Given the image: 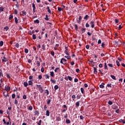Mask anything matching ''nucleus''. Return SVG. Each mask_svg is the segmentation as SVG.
I'll return each mask as SVG.
<instances>
[{
	"label": "nucleus",
	"mask_w": 125,
	"mask_h": 125,
	"mask_svg": "<svg viewBox=\"0 0 125 125\" xmlns=\"http://www.w3.org/2000/svg\"><path fill=\"white\" fill-rule=\"evenodd\" d=\"M37 86L39 89V90L40 91L41 93H42V92H43V89H42V85H37Z\"/></svg>",
	"instance_id": "obj_1"
},
{
	"label": "nucleus",
	"mask_w": 125,
	"mask_h": 125,
	"mask_svg": "<svg viewBox=\"0 0 125 125\" xmlns=\"http://www.w3.org/2000/svg\"><path fill=\"white\" fill-rule=\"evenodd\" d=\"M66 62H67V60L64 58H62L61 60L60 63H61V64H63V65H65V64H67Z\"/></svg>",
	"instance_id": "obj_2"
},
{
	"label": "nucleus",
	"mask_w": 125,
	"mask_h": 125,
	"mask_svg": "<svg viewBox=\"0 0 125 125\" xmlns=\"http://www.w3.org/2000/svg\"><path fill=\"white\" fill-rule=\"evenodd\" d=\"M5 89L6 91H7V92H8V91H9V90H10V87L9 86H5Z\"/></svg>",
	"instance_id": "obj_3"
},
{
	"label": "nucleus",
	"mask_w": 125,
	"mask_h": 125,
	"mask_svg": "<svg viewBox=\"0 0 125 125\" xmlns=\"http://www.w3.org/2000/svg\"><path fill=\"white\" fill-rule=\"evenodd\" d=\"M21 15H22V16H26V14H27V13L25 12V11H22L21 13Z\"/></svg>",
	"instance_id": "obj_4"
},
{
	"label": "nucleus",
	"mask_w": 125,
	"mask_h": 125,
	"mask_svg": "<svg viewBox=\"0 0 125 125\" xmlns=\"http://www.w3.org/2000/svg\"><path fill=\"white\" fill-rule=\"evenodd\" d=\"M90 25L91 26V28L94 27L95 25H94V21H92L90 22Z\"/></svg>",
	"instance_id": "obj_5"
},
{
	"label": "nucleus",
	"mask_w": 125,
	"mask_h": 125,
	"mask_svg": "<svg viewBox=\"0 0 125 125\" xmlns=\"http://www.w3.org/2000/svg\"><path fill=\"white\" fill-rule=\"evenodd\" d=\"M34 114H35L36 116H39V115H40V112H39V111L36 110L34 112Z\"/></svg>",
	"instance_id": "obj_6"
},
{
	"label": "nucleus",
	"mask_w": 125,
	"mask_h": 125,
	"mask_svg": "<svg viewBox=\"0 0 125 125\" xmlns=\"http://www.w3.org/2000/svg\"><path fill=\"white\" fill-rule=\"evenodd\" d=\"M47 11L50 14H51V10H50V9H49V7L48 6L47 7Z\"/></svg>",
	"instance_id": "obj_7"
},
{
	"label": "nucleus",
	"mask_w": 125,
	"mask_h": 125,
	"mask_svg": "<svg viewBox=\"0 0 125 125\" xmlns=\"http://www.w3.org/2000/svg\"><path fill=\"white\" fill-rule=\"evenodd\" d=\"M104 67L105 70H108V67L107 66V63L106 62L104 63Z\"/></svg>",
	"instance_id": "obj_8"
},
{
	"label": "nucleus",
	"mask_w": 125,
	"mask_h": 125,
	"mask_svg": "<svg viewBox=\"0 0 125 125\" xmlns=\"http://www.w3.org/2000/svg\"><path fill=\"white\" fill-rule=\"evenodd\" d=\"M3 95L5 96V97H7V96H8V93L6 92H4Z\"/></svg>",
	"instance_id": "obj_9"
},
{
	"label": "nucleus",
	"mask_w": 125,
	"mask_h": 125,
	"mask_svg": "<svg viewBox=\"0 0 125 125\" xmlns=\"http://www.w3.org/2000/svg\"><path fill=\"white\" fill-rule=\"evenodd\" d=\"M50 114L49 110H46V116H49Z\"/></svg>",
	"instance_id": "obj_10"
},
{
	"label": "nucleus",
	"mask_w": 125,
	"mask_h": 125,
	"mask_svg": "<svg viewBox=\"0 0 125 125\" xmlns=\"http://www.w3.org/2000/svg\"><path fill=\"white\" fill-rule=\"evenodd\" d=\"M88 18H89V16H88V15H86L84 17V20H87V19H88Z\"/></svg>",
	"instance_id": "obj_11"
},
{
	"label": "nucleus",
	"mask_w": 125,
	"mask_h": 125,
	"mask_svg": "<svg viewBox=\"0 0 125 125\" xmlns=\"http://www.w3.org/2000/svg\"><path fill=\"white\" fill-rule=\"evenodd\" d=\"M81 91L83 94L84 93V89H83V87L81 88Z\"/></svg>",
	"instance_id": "obj_12"
},
{
	"label": "nucleus",
	"mask_w": 125,
	"mask_h": 125,
	"mask_svg": "<svg viewBox=\"0 0 125 125\" xmlns=\"http://www.w3.org/2000/svg\"><path fill=\"white\" fill-rule=\"evenodd\" d=\"M120 123H123V124H125V120L121 119L119 120Z\"/></svg>",
	"instance_id": "obj_13"
},
{
	"label": "nucleus",
	"mask_w": 125,
	"mask_h": 125,
	"mask_svg": "<svg viewBox=\"0 0 125 125\" xmlns=\"http://www.w3.org/2000/svg\"><path fill=\"white\" fill-rule=\"evenodd\" d=\"M15 22L17 24H18V19H17V17L15 18Z\"/></svg>",
	"instance_id": "obj_14"
},
{
	"label": "nucleus",
	"mask_w": 125,
	"mask_h": 125,
	"mask_svg": "<svg viewBox=\"0 0 125 125\" xmlns=\"http://www.w3.org/2000/svg\"><path fill=\"white\" fill-rule=\"evenodd\" d=\"M104 83H102V84L100 85V88H103L104 87Z\"/></svg>",
	"instance_id": "obj_15"
},
{
	"label": "nucleus",
	"mask_w": 125,
	"mask_h": 125,
	"mask_svg": "<svg viewBox=\"0 0 125 125\" xmlns=\"http://www.w3.org/2000/svg\"><path fill=\"white\" fill-rule=\"evenodd\" d=\"M51 77H54V72L53 71L50 72Z\"/></svg>",
	"instance_id": "obj_16"
},
{
	"label": "nucleus",
	"mask_w": 125,
	"mask_h": 125,
	"mask_svg": "<svg viewBox=\"0 0 125 125\" xmlns=\"http://www.w3.org/2000/svg\"><path fill=\"white\" fill-rule=\"evenodd\" d=\"M28 84H29V85H33V82H32V81H29L28 82Z\"/></svg>",
	"instance_id": "obj_17"
},
{
	"label": "nucleus",
	"mask_w": 125,
	"mask_h": 125,
	"mask_svg": "<svg viewBox=\"0 0 125 125\" xmlns=\"http://www.w3.org/2000/svg\"><path fill=\"white\" fill-rule=\"evenodd\" d=\"M23 84L25 87H27V86H28V83L27 82H24Z\"/></svg>",
	"instance_id": "obj_18"
},
{
	"label": "nucleus",
	"mask_w": 125,
	"mask_h": 125,
	"mask_svg": "<svg viewBox=\"0 0 125 125\" xmlns=\"http://www.w3.org/2000/svg\"><path fill=\"white\" fill-rule=\"evenodd\" d=\"M94 74H97V68L96 67H94Z\"/></svg>",
	"instance_id": "obj_19"
},
{
	"label": "nucleus",
	"mask_w": 125,
	"mask_h": 125,
	"mask_svg": "<svg viewBox=\"0 0 125 125\" xmlns=\"http://www.w3.org/2000/svg\"><path fill=\"white\" fill-rule=\"evenodd\" d=\"M34 23H37V24H39L40 23V21L39 20H36L34 21Z\"/></svg>",
	"instance_id": "obj_20"
},
{
	"label": "nucleus",
	"mask_w": 125,
	"mask_h": 125,
	"mask_svg": "<svg viewBox=\"0 0 125 125\" xmlns=\"http://www.w3.org/2000/svg\"><path fill=\"white\" fill-rule=\"evenodd\" d=\"M45 20H47V21L49 20V19L48 18V15H45Z\"/></svg>",
	"instance_id": "obj_21"
},
{
	"label": "nucleus",
	"mask_w": 125,
	"mask_h": 125,
	"mask_svg": "<svg viewBox=\"0 0 125 125\" xmlns=\"http://www.w3.org/2000/svg\"><path fill=\"white\" fill-rule=\"evenodd\" d=\"M65 58H67V59H71V57H70V56L67 55V56H64Z\"/></svg>",
	"instance_id": "obj_22"
},
{
	"label": "nucleus",
	"mask_w": 125,
	"mask_h": 125,
	"mask_svg": "<svg viewBox=\"0 0 125 125\" xmlns=\"http://www.w3.org/2000/svg\"><path fill=\"white\" fill-rule=\"evenodd\" d=\"M66 124H70L71 123V121L69 119H66Z\"/></svg>",
	"instance_id": "obj_23"
},
{
	"label": "nucleus",
	"mask_w": 125,
	"mask_h": 125,
	"mask_svg": "<svg viewBox=\"0 0 125 125\" xmlns=\"http://www.w3.org/2000/svg\"><path fill=\"white\" fill-rule=\"evenodd\" d=\"M80 102H77L76 103V106H77L78 107H79V106H80Z\"/></svg>",
	"instance_id": "obj_24"
},
{
	"label": "nucleus",
	"mask_w": 125,
	"mask_h": 125,
	"mask_svg": "<svg viewBox=\"0 0 125 125\" xmlns=\"http://www.w3.org/2000/svg\"><path fill=\"white\" fill-rule=\"evenodd\" d=\"M111 78L113 79V80H116V77L114 75H111Z\"/></svg>",
	"instance_id": "obj_25"
},
{
	"label": "nucleus",
	"mask_w": 125,
	"mask_h": 125,
	"mask_svg": "<svg viewBox=\"0 0 125 125\" xmlns=\"http://www.w3.org/2000/svg\"><path fill=\"white\" fill-rule=\"evenodd\" d=\"M50 102H51V99H50L47 101V104H48V105H49V104H50Z\"/></svg>",
	"instance_id": "obj_26"
},
{
	"label": "nucleus",
	"mask_w": 125,
	"mask_h": 125,
	"mask_svg": "<svg viewBox=\"0 0 125 125\" xmlns=\"http://www.w3.org/2000/svg\"><path fill=\"white\" fill-rule=\"evenodd\" d=\"M55 53H54V52L53 51H52L51 52V55H52V56H54Z\"/></svg>",
	"instance_id": "obj_27"
},
{
	"label": "nucleus",
	"mask_w": 125,
	"mask_h": 125,
	"mask_svg": "<svg viewBox=\"0 0 125 125\" xmlns=\"http://www.w3.org/2000/svg\"><path fill=\"white\" fill-rule=\"evenodd\" d=\"M116 64L118 67H120V62L118 61H116Z\"/></svg>",
	"instance_id": "obj_28"
},
{
	"label": "nucleus",
	"mask_w": 125,
	"mask_h": 125,
	"mask_svg": "<svg viewBox=\"0 0 125 125\" xmlns=\"http://www.w3.org/2000/svg\"><path fill=\"white\" fill-rule=\"evenodd\" d=\"M32 37H33V40H36L37 39V37H36V35H35V34H33L32 35Z\"/></svg>",
	"instance_id": "obj_29"
},
{
	"label": "nucleus",
	"mask_w": 125,
	"mask_h": 125,
	"mask_svg": "<svg viewBox=\"0 0 125 125\" xmlns=\"http://www.w3.org/2000/svg\"><path fill=\"white\" fill-rule=\"evenodd\" d=\"M28 110H30V111H32V110H33V106H30L28 107Z\"/></svg>",
	"instance_id": "obj_30"
},
{
	"label": "nucleus",
	"mask_w": 125,
	"mask_h": 125,
	"mask_svg": "<svg viewBox=\"0 0 125 125\" xmlns=\"http://www.w3.org/2000/svg\"><path fill=\"white\" fill-rule=\"evenodd\" d=\"M16 96V95H15V94H13L12 95V98L13 99H14V98H15Z\"/></svg>",
	"instance_id": "obj_31"
},
{
	"label": "nucleus",
	"mask_w": 125,
	"mask_h": 125,
	"mask_svg": "<svg viewBox=\"0 0 125 125\" xmlns=\"http://www.w3.org/2000/svg\"><path fill=\"white\" fill-rule=\"evenodd\" d=\"M108 66H109V67H111V68H113V64L112 63L108 64Z\"/></svg>",
	"instance_id": "obj_32"
},
{
	"label": "nucleus",
	"mask_w": 125,
	"mask_h": 125,
	"mask_svg": "<svg viewBox=\"0 0 125 125\" xmlns=\"http://www.w3.org/2000/svg\"><path fill=\"white\" fill-rule=\"evenodd\" d=\"M9 120H10V123L9 122H6V124H7V125H11V122H10V119H9Z\"/></svg>",
	"instance_id": "obj_33"
},
{
	"label": "nucleus",
	"mask_w": 125,
	"mask_h": 125,
	"mask_svg": "<svg viewBox=\"0 0 125 125\" xmlns=\"http://www.w3.org/2000/svg\"><path fill=\"white\" fill-rule=\"evenodd\" d=\"M3 45V42L0 41V46H2Z\"/></svg>",
	"instance_id": "obj_34"
},
{
	"label": "nucleus",
	"mask_w": 125,
	"mask_h": 125,
	"mask_svg": "<svg viewBox=\"0 0 125 125\" xmlns=\"http://www.w3.org/2000/svg\"><path fill=\"white\" fill-rule=\"evenodd\" d=\"M108 105H112L113 104V102L111 101H109L108 102Z\"/></svg>",
	"instance_id": "obj_35"
},
{
	"label": "nucleus",
	"mask_w": 125,
	"mask_h": 125,
	"mask_svg": "<svg viewBox=\"0 0 125 125\" xmlns=\"http://www.w3.org/2000/svg\"><path fill=\"white\" fill-rule=\"evenodd\" d=\"M37 64L38 65V67H40V66H41V63L39 61H37Z\"/></svg>",
	"instance_id": "obj_36"
},
{
	"label": "nucleus",
	"mask_w": 125,
	"mask_h": 125,
	"mask_svg": "<svg viewBox=\"0 0 125 125\" xmlns=\"http://www.w3.org/2000/svg\"><path fill=\"white\" fill-rule=\"evenodd\" d=\"M121 42V41H120L119 40H118V41H115V44H116V45H118V44L119 42Z\"/></svg>",
	"instance_id": "obj_37"
},
{
	"label": "nucleus",
	"mask_w": 125,
	"mask_h": 125,
	"mask_svg": "<svg viewBox=\"0 0 125 125\" xmlns=\"http://www.w3.org/2000/svg\"><path fill=\"white\" fill-rule=\"evenodd\" d=\"M74 27L75 28V30H76V31L78 30V25L75 24Z\"/></svg>",
	"instance_id": "obj_38"
},
{
	"label": "nucleus",
	"mask_w": 125,
	"mask_h": 125,
	"mask_svg": "<svg viewBox=\"0 0 125 125\" xmlns=\"http://www.w3.org/2000/svg\"><path fill=\"white\" fill-rule=\"evenodd\" d=\"M58 87H59L58 85H55L54 88H55V90H56L58 88Z\"/></svg>",
	"instance_id": "obj_39"
},
{
	"label": "nucleus",
	"mask_w": 125,
	"mask_h": 125,
	"mask_svg": "<svg viewBox=\"0 0 125 125\" xmlns=\"http://www.w3.org/2000/svg\"><path fill=\"white\" fill-rule=\"evenodd\" d=\"M58 10H59L60 12H61V11H62V8H61V7H58Z\"/></svg>",
	"instance_id": "obj_40"
},
{
	"label": "nucleus",
	"mask_w": 125,
	"mask_h": 125,
	"mask_svg": "<svg viewBox=\"0 0 125 125\" xmlns=\"http://www.w3.org/2000/svg\"><path fill=\"white\" fill-rule=\"evenodd\" d=\"M24 52L25 53H28V52H29V50H28L27 49H25Z\"/></svg>",
	"instance_id": "obj_41"
},
{
	"label": "nucleus",
	"mask_w": 125,
	"mask_h": 125,
	"mask_svg": "<svg viewBox=\"0 0 125 125\" xmlns=\"http://www.w3.org/2000/svg\"><path fill=\"white\" fill-rule=\"evenodd\" d=\"M51 82L52 83H56V81L55 80H53L52 79H51Z\"/></svg>",
	"instance_id": "obj_42"
},
{
	"label": "nucleus",
	"mask_w": 125,
	"mask_h": 125,
	"mask_svg": "<svg viewBox=\"0 0 125 125\" xmlns=\"http://www.w3.org/2000/svg\"><path fill=\"white\" fill-rule=\"evenodd\" d=\"M13 19V16L10 15V16H9V20H11V19Z\"/></svg>",
	"instance_id": "obj_43"
},
{
	"label": "nucleus",
	"mask_w": 125,
	"mask_h": 125,
	"mask_svg": "<svg viewBox=\"0 0 125 125\" xmlns=\"http://www.w3.org/2000/svg\"><path fill=\"white\" fill-rule=\"evenodd\" d=\"M47 109V107H46V105L45 104L44 106V110L45 111H46Z\"/></svg>",
	"instance_id": "obj_44"
},
{
	"label": "nucleus",
	"mask_w": 125,
	"mask_h": 125,
	"mask_svg": "<svg viewBox=\"0 0 125 125\" xmlns=\"http://www.w3.org/2000/svg\"><path fill=\"white\" fill-rule=\"evenodd\" d=\"M41 72L42 73H43L44 72V68L43 67L41 68Z\"/></svg>",
	"instance_id": "obj_45"
},
{
	"label": "nucleus",
	"mask_w": 125,
	"mask_h": 125,
	"mask_svg": "<svg viewBox=\"0 0 125 125\" xmlns=\"http://www.w3.org/2000/svg\"><path fill=\"white\" fill-rule=\"evenodd\" d=\"M68 78L69 81H72V77L68 76Z\"/></svg>",
	"instance_id": "obj_46"
},
{
	"label": "nucleus",
	"mask_w": 125,
	"mask_h": 125,
	"mask_svg": "<svg viewBox=\"0 0 125 125\" xmlns=\"http://www.w3.org/2000/svg\"><path fill=\"white\" fill-rule=\"evenodd\" d=\"M3 7H0V12H1L3 11Z\"/></svg>",
	"instance_id": "obj_47"
},
{
	"label": "nucleus",
	"mask_w": 125,
	"mask_h": 125,
	"mask_svg": "<svg viewBox=\"0 0 125 125\" xmlns=\"http://www.w3.org/2000/svg\"><path fill=\"white\" fill-rule=\"evenodd\" d=\"M85 27H86V28H88L89 27V24H88V23H86L85 24Z\"/></svg>",
	"instance_id": "obj_48"
},
{
	"label": "nucleus",
	"mask_w": 125,
	"mask_h": 125,
	"mask_svg": "<svg viewBox=\"0 0 125 125\" xmlns=\"http://www.w3.org/2000/svg\"><path fill=\"white\" fill-rule=\"evenodd\" d=\"M45 48V46H44V44H42V49L44 50Z\"/></svg>",
	"instance_id": "obj_49"
},
{
	"label": "nucleus",
	"mask_w": 125,
	"mask_h": 125,
	"mask_svg": "<svg viewBox=\"0 0 125 125\" xmlns=\"http://www.w3.org/2000/svg\"><path fill=\"white\" fill-rule=\"evenodd\" d=\"M15 104L16 105H17V104H18V101H17V100H15Z\"/></svg>",
	"instance_id": "obj_50"
},
{
	"label": "nucleus",
	"mask_w": 125,
	"mask_h": 125,
	"mask_svg": "<svg viewBox=\"0 0 125 125\" xmlns=\"http://www.w3.org/2000/svg\"><path fill=\"white\" fill-rule=\"evenodd\" d=\"M99 67L100 68H102L103 67V64H102V63H100L99 65Z\"/></svg>",
	"instance_id": "obj_51"
},
{
	"label": "nucleus",
	"mask_w": 125,
	"mask_h": 125,
	"mask_svg": "<svg viewBox=\"0 0 125 125\" xmlns=\"http://www.w3.org/2000/svg\"><path fill=\"white\" fill-rule=\"evenodd\" d=\"M38 125H42V120H40L39 122L38 123Z\"/></svg>",
	"instance_id": "obj_52"
},
{
	"label": "nucleus",
	"mask_w": 125,
	"mask_h": 125,
	"mask_svg": "<svg viewBox=\"0 0 125 125\" xmlns=\"http://www.w3.org/2000/svg\"><path fill=\"white\" fill-rule=\"evenodd\" d=\"M60 68H59V67H57L55 70V72L56 73L58 71V70H60Z\"/></svg>",
	"instance_id": "obj_53"
},
{
	"label": "nucleus",
	"mask_w": 125,
	"mask_h": 125,
	"mask_svg": "<svg viewBox=\"0 0 125 125\" xmlns=\"http://www.w3.org/2000/svg\"><path fill=\"white\" fill-rule=\"evenodd\" d=\"M23 99H27V96L25 95L23 96Z\"/></svg>",
	"instance_id": "obj_54"
},
{
	"label": "nucleus",
	"mask_w": 125,
	"mask_h": 125,
	"mask_svg": "<svg viewBox=\"0 0 125 125\" xmlns=\"http://www.w3.org/2000/svg\"><path fill=\"white\" fill-rule=\"evenodd\" d=\"M15 46H16V47H17V48H18V47H19V44L18 43H17L16 44Z\"/></svg>",
	"instance_id": "obj_55"
},
{
	"label": "nucleus",
	"mask_w": 125,
	"mask_h": 125,
	"mask_svg": "<svg viewBox=\"0 0 125 125\" xmlns=\"http://www.w3.org/2000/svg\"><path fill=\"white\" fill-rule=\"evenodd\" d=\"M1 76H2V71L0 70V77H1Z\"/></svg>",
	"instance_id": "obj_56"
},
{
	"label": "nucleus",
	"mask_w": 125,
	"mask_h": 125,
	"mask_svg": "<svg viewBox=\"0 0 125 125\" xmlns=\"http://www.w3.org/2000/svg\"><path fill=\"white\" fill-rule=\"evenodd\" d=\"M74 82H75V83H78V82H79V80H78V79H77V78H75V79H74Z\"/></svg>",
	"instance_id": "obj_57"
},
{
	"label": "nucleus",
	"mask_w": 125,
	"mask_h": 125,
	"mask_svg": "<svg viewBox=\"0 0 125 125\" xmlns=\"http://www.w3.org/2000/svg\"><path fill=\"white\" fill-rule=\"evenodd\" d=\"M115 23H119V21L118 19H115Z\"/></svg>",
	"instance_id": "obj_58"
},
{
	"label": "nucleus",
	"mask_w": 125,
	"mask_h": 125,
	"mask_svg": "<svg viewBox=\"0 0 125 125\" xmlns=\"http://www.w3.org/2000/svg\"><path fill=\"white\" fill-rule=\"evenodd\" d=\"M76 72L77 73H80V69H79V68L76 69Z\"/></svg>",
	"instance_id": "obj_59"
},
{
	"label": "nucleus",
	"mask_w": 125,
	"mask_h": 125,
	"mask_svg": "<svg viewBox=\"0 0 125 125\" xmlns=\"http://www.w3.org/2000/svg\"><path fill=\"white\" fill-rule=\"evenodd\" d=\"M4 30H6V31H7V30H8V27L7 26H5V27H4Z\"/></svg>",
	"instance_id": "obj_60"
},
{
	"label": "nucleus",
	"mask_w": 125,
	"mask_h": 125,
	"mask_svg": "<svg viewBox=\"0 0 125 125\" xmlns=\"http://www.w3.org/2000/svg\"><path fill=\"white\" fill-rule=\"evenodd\" d=\"M122 28H123V26H122L121 25H120L119 26L118 30H121V29H122Z\"/></svg>",
	"instance_id": "obj_61"
},
{
	"label": "nucleus",
	"mask_w": 125,
	"mask_h": 125,
	"mask_svg": "<svg viewBox=\"0 0 125 125\" xmlns=\"http://www.w3.org/2000/svg\"><path fill=\"white\" fill-rule=\"evenodd\" d=\"M86 49H89V45H87L86 46Z\"/></svg>",
	"instance_id": "obj_62"
},
{
	"label": "nucleus",
	"mask_w": 125,
	"mask_h": 125,
	"mask_svg": "<svg viewBox=\"0 0 125 125\" xmlns=\"http://www.w3.org/2000/svg\"><path fill=\"white\" fill-rule=\"evenodd\" d=\"M114 110H117V109H118V106L117 105L114 106Z\"/></svg>",
	"instance_id": "obj_63"
},
{
	"label": "nucleus",
	"mask_w": 125,
	"mask_h": 125,
	"mask_svg": "<svg viewBox=\"0 0 125 125\" xmlns=\"http://www.w3.org/2000/svg\"><path fill=\"white\" fill-rule=\"evenodd\" d=\"M98 44H100V43H101V40H99L98 42Z\"/></svg>",
	"instance_id": "obj_64"
}]
</instances>
